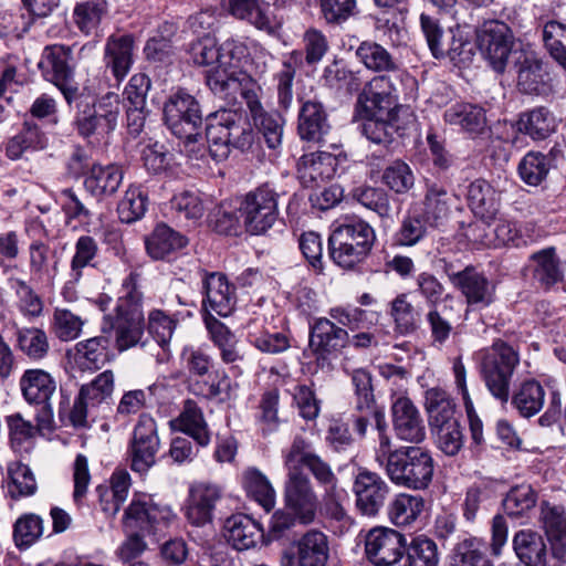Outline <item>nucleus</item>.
Instances as JSON below:
<instances>
[{
  "mask_svg": "<svg viewBox=\"0 0 566 566\" xmlns=\"http://www.w3.org/2000/svg\"><path fill=\"white\" fill-rule=\"evenodd\" d=\"M518 364V352L506 342L496 339L482 355L480 375L488 391L496 401L506 405L511 400L522 417L531 418L542 410L545 389L539 381L526 379L511 396L512 379Z\"/></svg>",
  "mask_w": 566,
  "mask_h": 566,
  "instance_id": "obj_1",
  "label": "nucleus"
},
{
  "mask_svg": "<svg viewBox=\"0 0 566 566\" xmlns=\"http://www.w3.org/2000/svg\"><path fill=\"white\" fill-rule=\"evenodd\" d=\"M66 104L75 108L73 126L77 135L91 144L105 140L117 127L120 102L116 93L96 99L83 88Z\"/></svg>",
  "mask_w": 566,
  "mask_h": 566,
  "instance_id": "obj_2",
  "label": "nucleus"
},
{
  "mask_svg": "<svg viewBox=\"0 0 566 566\" xmlns=\"http://www.w3.org/2000/svg\"><path fill=\"white\" fill-rule=\"evenodd\" d=\"M376 241V231L367 221L347 216L333 226L328 254L337 266L354 271L368 259Z\"/></svg>",
  "mask_w": 566,
  "mask_h": 566,
  "instance_id": "obj_3",
  "label": "nucleus"
},
{
  "mask_svg": "<svg viewBox=\"0 0 566 566\" xmlns=\"http://www.w3.org/2000/svg\"><path fill=\"white\" fill-rule=\"evenodd\" d=\"M436 460L432 452L420 446H401V451L385 474L398 486L411 491H426L433 482Z\"/></svg>",
  "mask_w": 566,
  "mask_h": 566,
  "instance_id": "obj_4",
  "label": "nucleus"
},
{
  "mask_svg": "<svg viewBox=\"0 0 566 566\" xmlns=\"http://www.w3.org/2000/svg\"><path fill=\"white\" fill-rule=\"evenodd\" d=\"M176 517L171 507L148 493H135L124 511V532L155 535Z\"/></svg>",
  "mask_w": 566,
  "mask_h": 566,
  "instance_id": "obj_5",
  "label": "nucleus"
},
{
  "mask_svg": "<svg viewBox=\"0 0 566 566\" xmlns=\"http://www.w3.org/2000/svg\"><path fill=\"white\" fill-rule=\"evenodd\" d=\"M202 112L197 98L186 90L171 93L164 104V120L168 129L186 146L201 136Z\"/></svg>",
  "mask_w": 566,
  "mask_h": 566,
  "instance_id": "obj_6",
  "label": "nucleus"
},
{
  "mask_svg": "<svg viewBox=\"0 0 566 566\" xmlns=\"http://www.w3.org/2000/svg\"><path fill=\"white\" fill-rule=\"evenodd\" d=\"M279 192L269 182L262 184L244 195L239 213L248 233H266L279 218Z\"/></svg>",
  "mask_w": 566,
  "mask_h": 566,
  "instance_id": "obj_7",
  "label": "nucleus"
},
{
  "mask_svg": "<svg viewBox=\"0 0 566 566\" xmlns=\"http://www.w3.org/2000/svg\"><path fill=\"white\" fill-rule=\"evenodd\" d=\"M478 48L496 73H504L509 59L516 60L521 51L516 50L517 41L511 27L500 20L484 21L476 31Z\"/></svg>",
  "mask_w": 566,
  "mask_h": 566,
  "instance_id": "obj_8",
  "label": "nucleus"
},
{
  "mask_svg": "<svg viewBox=\"0 0 566 566\" xmlns=\"http://www.w3.org/2000/svg\"><path fill=\"white\" fill-rule=\"evenodd\" d=\"M19 387L23 399L35 408V419L41 429H52V397L56 392L57 382L46 370L41 368L25 369L20 377Z\"/></svg>",
  "mask_w": 566,
  "mask_h": 566,
  "instance_id": "obj_9",
  "label": "nucleus"
},
{
  "mask_svg": "<svg viewBox=\"0 0 566 566\" xmlns=\"http://www.w3.org/2000/svg\"><path fill=\"white\" fill-rule=\"evenodd\" d=\"M38 67L43 78L59 88L65 102H71L81 91L74 82L75 62L71 46L64 44L44 46Z\"/></svg>",
  "mask_w": 566,
  "mask_h": 566,
  "instance_id": "obj_10",
  "label": "nucleus"
},
{
  "mask_svg": "<svg viewBox=\"0 0 566 566\" xmlns=\"http://www.w3.org/2000/svg\"><path fill=\"white\" fill-rule=\"evenodd\" d=\"M348 340V332L327 317H315L310 322L308 348L321 369H333L332 358L342 353Z\"/></svg>",
  "mask_w": 566,
  "mask_h": 566,
  "instance_id": "obj_11",
  "label": "nucleus"
},
{
  "mask_svg": "<svg viewBox=\"0 0 566 566\" xmlns=\"http://www.w3.org/2000/svg\"><path fill=\"white\" fill-rule=\"evenodd\" d=\"M441 261L443 262V272L453 287L465 297L468 307L474 311L482 310L494 302V286L483 272L478 271L473 265H465L461 269L446 258Z\"/></svg>",
  "mask_w": 566,
  "mask_h": 566,
  "instance_id": "obj_12",
  "label": "nucleus"
},
{
  "mask_svg": "<svg viewBox=\"0 0 566 566\" xmlns=\"http://www.w3.org/2000/svg\"><path fill=\"white\" fill-rule=\"evenodd\" d=\"M206 84L210 91L229 103L240 95L245 102L261 85L250 74L228 64L216 63L206 71Z\"/></svg>",
  "mask_w": 566,
  "mask_h": 566,
  "instance_id": "obj_13",
  "label": "nucleus"
},
{
  "mask_svg": "<svg viewBox=\"0 0 566 566\" xmlns=\"http://www.w3.org/2000/svg\"><path fill=\"white\" fill-rule=\"evenodd\" d=\"M283 461L287 472L301 470V467L306 468L327 493L337 485V476L329 463L323 460L315 452L313 444L301 436L295 437L290 448L283 451Z\"/></svg>",
  "mask_w": 566,
  "mask_h": 566,
  "instance_id": "obj_14",
  "label": "nucleus"
},
{
  "mask_svg": "<svg viewBox=\"0 0 566 566\" xmlns=\"http://www.w3.org/2000/svg\"><path fill=\"white\" fill-rule=\"evenodd\" d=\"M159 449L156 420L149 413L139 415L128 444L130 469L139 474L147 473L155 465Z\"/></svg>",
  "mask_w": 566,
  "mask_h": 566,
  "instance_id": "obj_15",
  "label": "nucleus"
},
{
  "mask_svg": "<svg viewBox=\"0 0 566 566\" xmlns=\"http://www.w3.org/2000/svg\"><path fill=\"white\" fill-rule=\"evenodd\" d=\"M285 509L298 518V524H312L317 514L319 501L311 479L301 470L287 472L284 483Z\"/></svg>",
  "mask_w": 566,
  "mask_h": 566,
  "instance_id": "obj_16",
  "label": "nucleus"
},
{
  "mask_svg": "<svg viewBox=\"0 0 566 566\" xmlns=\"http://www.w3.org/2000/svg\"><path fill=\"white\" fill-rule=\"evenodd\" d=\"M352 491L359 513L374 517L385 506L391 488L378 472L359 468L354 476Z\"/></svg>",
  "mask_w": 566,
  "mask_h": 566,
  "instance_id": "obj_17",
  "label": "nucleus"
},
{
  "mask_svg": "<svg viewBox=\"0 0 566 566\" xmlns=\"http://www.w3.org/2000/svg\"><path fill=\"white\" fill-rule=\"evenodd\" d=\"M406 542L405 535L394 528H373L366 536V556L375 566H395L405 556Z\"/></svg>",
  "mask_w": 566,
  "mask_h": 566,
  "instance_id": "obj_18",
  "label": "nucleus"
},
{
  "mask_svg": "<svg viewBox=\"0 0 566 566\" xmlns=\"http://www.w3.org/2000/svg\"><path fill=\"white\" fill-rule=\"evenodd\" d=\"M329 559V542L325 533L308 530L293 543V551H285L281 566H326Z\"/></svg>",
  "mask_w": 566,
  "mask_h": 566,
  "instance_id": "obj_19",
  "label": "nucleus"
},
{
  "mask_svg": "<svg viewBox=\"0 0 566 566\" xmlns=\"http://www.w3.org/2000/svg\"><path fill=\"white\" fill-rule=\"evenodd\" d=\"M206 327L209 339L219 350L220 360L228 366L229 373L235 378L242 376L249 367V361L235 334L216 317L207 318Z\"/></svg>",
  "mask_w": 566,
  "mask_h": 566,
  "instance_id": "obj_20",
  "label": "nucleus"
},
{
  "mask_svg": "<svg viewBox=\"0 0 566 566\" xmlns=\"http://www.w3.org/2000/svg\"><path fill=\"white\" fill-rule=\"evenodd\" d=\"M517 88L521 93L548 97L554 93L553 81L541 57L534 52H523L514 61Z\"/></svg>",
  "mask_w": 566,
  "mask_h": 566,
  "instance_id": "obj_21",
  "label": "nucleus"
},
{
  "mask_svg": "<svg viewBox=\"0 0 566 566\" xmlns=\"http://www.w3.org/2000/svg\"><path fill=\"white\" fill-rule=\"evenodd\" d=\"M386 73L374 76L363 87L357 97L356 109H363L364 106L380 114L389 115L397 113L398 91L396 81L398 75Z\"/></svg>",
  "mask_w": 566,
  "mask_h": 566,
  "instance_id": "obj_22",
  "label": "nucleus"
},
{
  "mask_svg": "<svg viewBox=\"0 0 566 566\" xmlns=\"http://www.w3.org/2000/svg\"><path fill=\"white\" fill-rule=\"evenodd\" d=\"M391 421L398 440L415 443V446L424 441V420L419 409L408 397H399L392 402Z\"/></svg>",
  "mask_w": 566,
  "mask_h": 566,
  "instance_id": "obj_23",
  "label": "nucleus"
},
{
  "mask_svg": "<svg viewBox=\"0 0 566 566\" xmlns=\"http://www.w3.org/2000/svg\"><path fill=\"white\" fill-rule=\"evenodd\" d=\"M227 542L237 551H248L264 543V530L250 515L238 513L229 516L223 524Z\"/></svg>",
  "mask_w": 566,
  "mask_h": 566,
  "instance_id": "obj_24",
  "label": "nucleus"
},
{
  "mask_svg": "<svg viewBox=\"0 0 566 566\" xmlns=\"http://www.w3.org/2000/svg\"><path fill=\"white\" fill-rule=\"evenodd\" d=\"M203 304L218 315L227 317L237 303L235 286L220 272H205L202 279Z\"/></svg>",
  "mask_w": 566,
  "mask_h": 566,
  "instance_id": "obj_25",
  "label": "nucleus"
},
{
  "mask_svg": "<svg viewBox=\"0 0 566 566\" xmlns=\"http://www.w3.org/2000/svg\"><path fill=\"white\" fill-rule=\"evenodd\" d=\"M261 95L262 91H256L244 103L254 126L263 135L268 147L277 149L282 145L285 120L277 112L264 109Z\"/></svg>",
  "mask_w": 566,
  "mask_h": 566,
  "instance_id": "obj_26",
  "label": "nucleus"
},
{
  "mask_svg": "<svg viewBox=\"0 0 566 566\" xmlns=\"http://www.w3.org/2000/svg\"><path fill=\"white\" fill-rule=\"evenodd\" d=\"M338 158L327 151L303 155L297 163V177L305 188H315L336 175Z\"/></svg>",
  "mask_w": 566,
  "mask_h": 566,
  "instance_id": "obj_27",
  "label": "nucleus"
},
{
  "mask_svg": "<svg viewBox=\"0 0 566 566\" xmlns=\"http://www.w3.org/2000/svg\"><path fill=\"white\" fill-rule=\"evenodd\" d=\"M169 426L191 438L198 447L207 448L211 442L212 433L203 411L192 399L184 401L180 413L169 421Z\"/></svg>",
  "mask_w": 566,
  "mask_h": 566,
  "instance_id": "obj_28",
  "label": "nucleus"
},
{
  "mask_svg": "<svg viewBox=\"0 0 566 566\" xmlns=\"http://www.w3.org/2000/svg\"><path fill=\"white\" fill-rule=\"evenodd\" d=\"M528 268L533 284L543 291H551L562 283L565 277L562 261L554 248L533 253L530 258Z\"/></svg>",
  "mask_w": 566,
  "mask_h": 566,
  "instance_id": "obj_29",
  "label": "nucleus"
},
{
  "mask_svg": "<svg viewBox=\"0 0 566 566\" xmlns=\"http://www.w3.org/2000/svg\"><path fill=\"white\" fill-rule=\"evenodd\" d=\"M135 40L132 34L111 35L104 49V62L115 80L120 83L134 63Z\"/></svg>",
  "mask_w": 566,
  "mask_h": 566,
  "instance_id": "obj_30",
  "label": "nucleus"
},
{
  "mask_svg": "<svg viewBox=\"0 0 566 566\" xmlns=\"http://www.w3.org/2000/svg\"><path fill=\"white\" fill-rule=\"evenodd\" d=\"M124 171L115 164H93L87 170L83 186L98 201L115 195L120 187Z\"/></svg>",
  "mask_w": 566,
  "mask_h": 566,
  "instance_id": "obj_31",
  "label": "nucleus"
},
{
  "mask_svg": "<svg viewBox=\"0 0 566 566\" xmlns=\"http://www.w3.org/2000/svg\"><path fill=\"white\" fill-rule=\"evenodd\" d=\"M233 116L237 112L231 109H219L207 117L206 138L210 157L219 163L226 160L230 155L228 125L233 124Z\"/></svg>",
  "mask_w": 566,
  "mask_h": 566,
  "instance_id": "obj_32",
  "label": "nucleus"
},
{
  "mask_svg": "<svg viewBox=\"0 0 566 566\" xmlns=\"http://www.w3.org/2000/svg\"><path fill=\"white\" fill-rule=\"evenodd\" d=\"M541 518L553 557L566 562V509L563 505L543 502Z\"/></svg>",
  "mask_w": 566,
  "mask_h": 566,
  "instance_id": "obj_33",
  "label": "nucleus"
},
{
  "mask_svg": "<svg viewBox=\"0 0 566 566\" xmlns=\"http://www.w3.org/2000/svg\"><path fill=\"white\" fill-rule=\"evenodd\" d=\"M355 117L361 120L360 132L369 142L385 147L392 143L397 113L386 115L364 106L363 109L355 108Z\"/></svg>",
  "mask_w": 566,
  "mask_h": 566,
  "instance_id": "obj_34",
  "label": "nucleus"
},
{
  "mask_svg": "<svg viewBox=\"0 0 566 566\" xmlns=\"http://www.w3.org/2000/svg\"><path fill=\"white\" fill-rule=\"evenodd\" d=\"M105 319L145 321L143 293L139 290V274L129 272L123 280L120 295L115 306V315H105Z\"/></svg>",
  "mask_w": 566,
  "mask_h": 566,
  "instance_id": "obj_35",
  "label": "nucleus"
},
{
  "mask_svg": "<svg viewBox=\"0 0 566 566\" xmlns=\"http://www.w3.org/2000/svg\"><path fill=\"white\" fill-rule=\"evenodd\" d=\"M329 129L328 115L324 105L317 101L303 103L297 118V133L301 139L319 143Z\"/></svg>",
  "mask_w": 566,
  "mask_h": 566,
  "instance_id": "obj_36",
  "label": "nucleus"
},
{
  "mask_svg": "<svg viewBox=\"0 0 566 566\" xmlns=\"http://www.w3.org/2000/svg\"><path fill=\"white\" fill-rule=\"evenodd\" d=\"M99 245L90 234H81L73 243V252L69 264V282L78 284L86 270L98 268Z\"/></svg>",
  "mask_w": 566,
  "mask_h": 566,
  "instance_id": "obj_37",
  "label": "nucleus"
},
{
  "mask_svg": "<svg viewBox=\"0 0 566 566\" xmlns=\"http://www.w3.org/2000/svg\"><path fill=\"white\" fill-rule=\"evenodd\" d=\"M220 491L216 485L199 484L190 490L186 505V517L195 526H203L212 520V512Z\"/></svg>",
  "mask_w": 566,
  "mask_h": 566,
  "instance_id": "obj_38",
  "label": "nucleus"
},
{
  "mask_svg": "<svg viewBox=\"0 0 566 566\" xmlns=\"http://www.w3.org/2000/svg\"><path fill=\"white\" fill-rule=\"evenodd\" d=\"M468 203L472 212L485 223L493 221L500 210V198L485 179L479 178L468 187Z\"/></svg>",
  "mask_w": 566,
  "mask_h": 566,
  "instance_id": "obj_39",
  "label": "nucleus"
},
{
  "mask_svg": "<svg viewBox=\"0 0 566 566\" xmlns=\"http://www.w3.org/2000/svg\"><path fill=\"white\" fill-rule=\"evenodd\" d=\"M443 118L449 125L457 126L470 135H480L486 129L485 109L478 104H452L444 111Z\"/></svg>",
  "mask_w": 566,
  "mask_h": 566,
  "instance_id": "obj_40",
  "label": "nucleus"
},
{
  "mask_svg": "<svg viewBox=\"0 0 566 566\" xmlns=\"http://www.w3.org/2000/svg\"><path fill=\"white\" fill-rule=\"evenodd\" d=\"M321 81L338 95H352L361 87L360 72L352 70L342 59H334L324 67Z\"/></svg>",
  "mask_w": 566,
  "mask_h": 566,
  "instance_id": "obj_41",
  "label": "nucleus"
},
{
  "mask_svg": "<svg viewBox=\"0 0 566 566\" xmlns=\"http://www.w3.org/2000/svg\"><path fill=\"white\" fill-rule=\"evenodd\" d=\"M111 337L98 335L78 342L73 349V360L82 371L99 369L109 357Z\"/></svg>",
  "mask_w": 566,
  "mask_h": 566,
  "instance_id": "obj_42",
  "label": "nucleus"
},
{
  "mask_svg": "<svg viewBox=\"0 0 566 566\" xmlns=\"http://www.w3.org/2000/svg\"><path fill=\"white\" fill-rule=\"evenodd\" d=\"M187 243L188 240L185 235L165 223L157 224L145 239L147 253L154 260H165L185 248Z\"/></svg>",
  "mask_w": 566,
  "mask_h": 566,
  "instance_id": "obj_43",
  "label": "nucleus"
},
{
  "mask_svg": "<svg viewBox=\"0 0 566 566\" xmlns=\"http://www.w3.org/2000/svg\"><path fill=\"white\" fill-rule=\"evenodd\" d=\"M513 548L525 566H547V546L539 533L532 530L516 532Z\"/></svg>",
  "mask_w": 566,
  "mask_h": 566,
  "instance_id": "obj_44",
  "label": "nucleus"
},
{
  "mask_svg": "<svg viewBox=\"0 0 566 566\" xmlns=\"http://www.w3.org/2000/svg\"><path fill=\"white\" fill-rule=\"evenodd\" d=\"M424 408L428 413L430 429L452 421H460L455 416L457 403L444 389L433 387L424 392Z\"/></svg>",
  "mask_w": 566,
  "mask_h": 566,
  "instance_id": "obj_45",
  "label": "nucleus"
},
{
  "mask_svg": "<svg viewBox=\"0 0 566 566\" xmlns=\"http://www.w3.org/2000/svg\"><path fill=\"white\" fill-rule=\"evenodd\" d=\"M454 382L459 394L462 396L463 405L469 420L471 444L481 448L485 443L483 436V423L474 410L473 401L467 386V370L461 357L453 360Z\"/></svg>",
  "mask_w": 566,
  "mask_h": 566,
  "instance_id": "obj_46",
  "label": "nucleus"
},
{
  "mask_svg": "<svg viewBox=\"0 0 566 566\" xmlns=\"http://www.w3.org/2000/svg\"><path fill=\"white\" fill-rule=\"evenodd\" d=\"M424 499L419 494L400 492L396 494L387 506L389 521L398 527L412 525L424 510Z\"/></svg>",
  "mask_w": 566,
  "mask_h": 566,
  "instance_id": "obj_47",
  "label": "nucleus"
},
{
  "mask_svg": "<svg viewBox=\"0 0 566 566\" xmlns=\"http://www.w3.org/2000/svg\"><path fill=\"white\" fill-rule=\"evenodd\" d=\"M46 144L48 138L39 125L32 120H24L19 132L6 143V156L11 160H18L24 153L43 149Z\"/></svg>",
  "mask_w": 566,
  "mask_h": 566,
  "instance_id": "obj_48",
  "label": "nucleus"
},
{
  "mask_svg": "<svg viewBox=\"0 0 566 566\" xmlns=\"http://www.w3.org/2000/svg\"><path fill=\"white\" fill-rule=\"evenodd\" d=\"M164 391L165 387L160 384H153L145 389L125 391L118 401L116 418L125 420L143 408L154 407L159 402V397Z\"/></svg>",
  "mask_w": 566,
  "mask_h": 566,
  "instance_id": "obj_49",
  "label": "nucleus"
},
{
  "mask_svg": "<svg viewBox=\"0 0 566 566\" xmlns=\"http://www.w3.org/2000/svg\"><path fill=\"white\" fill-rule=\"evenodd\" d=\"M518 130L534 140H544L556 129V118L545 106H537L520 115Z\"/></svg>",
  "mask_w": 566,
  "mask_h": 566,
  "instance_id": "obj_50",
  "label": "nucleus"
},
{
  "mask_svg": "<svg viewBox=\"0 0 566 566\" xmlns=\"http://www.w3.org/2000/svg\"><path fill=\"white\" fill-rule=\"evenodd\" d=\"M430 229L432 227L418 209L408 210L392 235V244L399 248L415 247L428 235Z\"/></svg>",
  "mask_w": 566,
  "mask_h": 566,
  "instance_id": "obj_51",
  "label": "nucleus"
},
{
  "mask_svg": "<svg viewBox=\"0 0 566 566\" xmlns=\"http://www.w3.org/2000/svg\"><path fill=\"white\" fill-rule=\"evenodd\" d=\"M28 252L30 273L39 280L52 281L59 268L56 251L48 243L34 240L30 243Z\"/></svg>",
  "mask_w": 566,
  "mask_h": 566,
  "instance_id": "obj_52",
  "label": "nucleus"
},
{
  "mask_svg": "<svg viewBox=\"0 0 566 566\" xmlns=\"http://www.w3.org/2000/svg\"><path fill=\"white\" fill-rule=\"evenodd\" d=\"M303 65V53L293 50L282 62V69L275 74L277 104L287 111L293 103V81L296 70Z\"/></svg>",
  "mask_w": 566,
  "mask_h": 566,
  "instance_id": "obj_53",
  "label": "nucleus"
},
{
  "mask_svg": "<svg viewBox=\"0 0 566 566\" xmlns=\"http://www.w3.org/2000/svg\"><path fill=\"white\" fill-rule=\"evenodd\" d=\"M355 55L358 61L369 71L395 73L398 71V64L392 55L380 44L373 41L361 42Z\"/></svg>",
  "mask_w": 566,
  "mask_h": 566,
  "instance_id": "obj_54",
  "label": "nucleus"
},
{
  "mask_svg": "<svg viewBox=\"0 0 566 566\" xmlns=\"http://www.w3.org/2000/svg\"><path fill=\"white\" fill-rule=\"evenodd\" d=\"M15 347L31 360L45 358L50 350L46 333L39 327L15 326Z\"/></svg>",
  "mask_w": 566,
  "mask_h": 566,
  "instance_id": "obj_55",
  "label": "nucleus"
},
{
  "mask_svg": "<svg viewBox=\"0 0 566 566\" xmlns=\"http://www.w3.org/2000/svg\"><path fill=\"white\" fill-rule=\"evenodd\" d=\"M149 205L147 188L143 185H130L117 205L118 218L124 223L140 220Z\"/></svg>",
  "mask_w": 566,
  "mask_h": 566,
  "instance_id": "obj_56",
  "label": "nucleus"
},
{
  "mask_svg": "<svg viewBox=\"0 0 566 566\" xmlns=\"http://www.w3.org/2000/svg\"><path fill=\"white\" fill-rule=\"evenodd\" d=\"M403 566H438L440 554L437 543L427 535H417L406 543Z\"/></svg>",
  "mask_w": 566,
  "mask_h": 566,
  "instance_id": "obj_57",
  "label": "nucleus"
},
{
  "mask_svg": "<svg viewBox=\"0 0 566 566\" xmlns=\"http://www.w3.org/2000/svg\"><path fill=\"white\" fill-rule=\"evenodd\" d=\"M4 482L7 493L13 500L31 496L36 491V482L32 471L20 461H12L8 464Z\"/></svg>",
  "mask_w": 566,
  "mask_h": 566,
  "instance_id": "obj_58",
  "label": "nucleus"
},
{
  "mask_svg": "<svg viewBox=\"0 0 566 566\" xmlns=\"http://www.w3.org/2000/svg\"><path fill=\"white\" fill-rule=\"evenodd\" d=\"M242 485L247 494L259 503L265 512L275 505V491L268 478L256 468H249L242 475Z\"/></svg>",
  "mask_w": 566,
  "mask_h": 566,
  "instance_id": "obj_59",
  "label": "nucleus"
},
{
  "mask_svg": "<svg viewBox=\"0 0 566 566\" xmlns=\"http://www.w3.org/2000/svg\"><path fill=\"white\" fill-rule=\"evenodd\" d=\"M450 201L451 196L443 187L432 185L428 187L422 208L418 211L432 228H436L448 217Z\"/></svg>",
  "mask_w": 566,
  "mask_h": 566,
  "instance_id": "obj_60",
  "label": "nucleus"
},
{
  "mask_svg": "<svg viewBox=\"0 0 566 566\" xmlns=\"http://www.w3.org/2000/svg\"><path fill=\"white\" fill-rule=\"evenodd\" d=\"M8 285L15 296V306L28 318H38L43 313L44 303L33 287L20 277H9Z\"/></svg>",
  "mask_w": 566,
  "mask_h": 566,
  "instance_id": "obj_61",
  "label": "nucleus"
},
{
  "mask_svg": "<svg viewBox=\"0 0 566 566\" xmlns=\"http://www.w3.org/2000/svg\"><path fill=\"white\" fill-rule=\"evenodd\" d=\"M280 391L270 388L263 391L258 403L256 423L263 436L276 432L281 424L279 417Z\"/></svg>",
  "mask_w": 566,
  "mask_h": 566,
  "instance_id": "obj_62",
  "label": "nucleus"
},
{
  "mask_svg": "<svg viewBox=\"0 0 566 566\" xmlns=\"http://www.w3.org/2000/svg\"><path fill=\"white\" fill-rule=\"evenodd\" d=\"M552 159L541 151H528L517 166L520 178L528 186H539L548 176Z\"/></svg>",
  "mask_w": 566,
  "mask_h": 566,
  "instance_id": "obj_63",
  "label": "nucleus"
},
{
  "mask_svg": "<svg viewBox=\"0 0 566 566\" xmlns=\"http://www.w3.org/2000/svg\"><path fill=\"white\" fill-rule=\"evenodd\" d=\"M542 40L551 57L566 72V23L555 20L546 22Z\"/></svg>",
  "mask_w": 566,
  "mask_h": 566,
  "instance_id": "obj_64",
  "label": "nucleus"
}]
</instances>
